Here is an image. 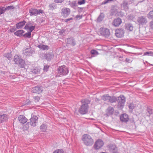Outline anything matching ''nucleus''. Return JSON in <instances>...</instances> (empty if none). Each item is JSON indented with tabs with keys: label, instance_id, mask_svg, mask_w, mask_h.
Returning <instances> with one entry per match:
<instances>
[{
	"label": "nucleus",
	"instance_id": "1",
	"mask_svg": "<svg viewBox=\"0 0 153 153\" xmlns=\"http://www.w3.org/2000/svg\"><path fill=\"white\" fill-rule=\"evenodd\" d=\"M81 102L82 104L79 110V112L81 114H86L88 112L89 107L88 104L90 103L91 101L88 99H85L81 100Z\"/></svg>",
	"mask_w": 153,
	"mask_h": 153
},
{
	"label": "nucleus",
	"instance_id": "2",
	"mask_svg": "<svg viewBox=\"0 0 153 153\" xmlns=\"http://www.w3.org/2000/svg\"><path fill=\"white\" fill-rule=\"evenodd\" d=\"M82 140L84 144L88 146H92L94 143L93 139L90 135L87 134L82 135Z\"/></svg>",
	"mask_w": 153,
	"mask_h": 153
},
{
	"label": "nucleus",
	"instance_id": "3",
	"mask_svg": "<svg viewBox=\"0 0 153 153\" xmlns=\"http://www.w3.org/2000/svg\"><path fill=\"white\" fill-rule=\"evenodd\" d=\"M57 71L59 75L58 76H59L66 75L69 73L68 67L64 65L59 66Z\"/></svg>",
	"mask_w": 153,
	"mask_h": 153
},
{
	"label": "nucleus",
	"instance_id": "4",
	"mask_svg": "<svg viewBox=\"0 0 153 153\" xmlns=\"http://www.w3.org/2000/svg\"><path fill=\"white\" fill-rule=\"evenodd\" d=\"M15 64L18 65L20 67L24 68L25 67V62L21 56L18 55H16L13 60Z\"/></svg>",
	"mask_w": 153,
	"mask_h": 153
},
{
	"label": "nucleus",
	"instance_id": "5",
	"mask_svg": "<svg viewBox=\"0 0 153 153\" xmlns=\"http://www.w3.org/2000/svg\"><path fill=\"white\" fill-rule=\"evenodd\" d=\"M137 22L140 26H143L146 25L147 20L146 17L144 16H141L138 17Z\"/></svg>",
	"mask_w": 153,
	"mask_h": 153
},
{
	"label": "nucleus",
	"instance_id": "6",
	"mask_svg": "<svg viewBox=\"0 0 153 153\" xmlns=\"http://www.w3.org/2000/svg\"><path fill=\"white\" fill-rule=\"evenodd\" d=\"M125 102V98L123 96H120L118 97L117 106L119 108L122 109L124 106Z\"/></svg>",
	"mask_w": 153,
	"mask_h": 153
},
{
	"label": "nucleus",
	"instance_id": "7",
	"mask_svg": "<svg viewBox=\"0 0 153 153\" xmlns=\"http://www.w3.org/2000/svg\"><path fill=\"white\" fill-rule=\"evenodd\" d=\"M19 8V3L18 2L15 1L14 4V5L8 6L5 8H4V7L0 8V10H13Z\"/></svg>",
	"mask_w": 153,
	"mask_h": 153
},
{
	"label": "nucleus",
	"instance_id": "8",
	"mask_svg": "<svg viewBox=\"0 0 153 153\" xmlns=\"http://www.w3.org/2000/svg\"><path fill=\"white\" fill-rule=\"evenodd\" d=\"M104 143L100 139L98 140L95 143L94 145V147L95 149L97 150L103 146Z\"/></svg>",
	"mask_w": 153,
	"mask_h": 153
},
{
	"label": "nucleus",
	"instance_id": "9",
	"mask_svg": "<svg viewBox=\"0 0 153 153\" xmlns=\"http://www.w3.org/2000/svg\"><path fill=\"white\" fill-rule=\"evenodd\" d=\"M34 51V49L31 48H26L23 51L24 55L27 56H29L32 55Z\"/></svg>",
	"mask_w": 153,
	"mask_h": 153
},
{
	"label": "nucleus",
	"instance_id": "10",
	"mask_svg": "<svg viewBox=\"0 0 153 153\" xmlns=\"http://www.w3.org/2000/svg\"><path fill=\"white\" fill-rule=\"evenodd\" d=\"M38 120V118L36 116H32L30 119V124L33 127H35L36 126Z\"/></svg>",
	"mask_w": 153,
	"mask_h": 153
},
{
	"label": "nucleus",
	"instance_id": "11",
	"mask_svg": "<svg viewBox=\"0 0 153 153\" xmlns=\"http://www.w3.org/2000/svg\"><path fill=\"white\" fill-rule=\"evenodd\" d=\"M124 32L122 29H117L115 30V35L118 38H122L124 36Z\"/></svg>",
	"mask_w": 153,
	"mask_h": 153
},
{
	"label": "nucleus",
	"instance_id": "12",
	"mask_svg": "<svg viewBox=\"0 0 153 153\" xmlns=\"http://www.w3.org/2000/svg\"><path fill=\"white\" fill-rule=\"evenodd\" d=\"M31 23L27 24L24 27V29L30 33L34 29L35 26H31Z\"/></svg>",
	"mask_w": 153,
	"mask_h": 153
},
{
	"label": "nucleus",
	"instance_id": "13",
	"mask_svg": "<svg viewBox=\"0 0 153 153\" xmlns=\"http://www.w3.org/2000/svg\"><path fill=\"white\" fill-rule=\"evenodd\" d=\"M42 89L41 86H37L32 88L31 91L33 93L38 94L41 93L42 91Z\"/></svg>",
	"mask_w": 153,
	"mask_h": 153
},
{
	"label": "nucleus",
	"instance_id": "14",
	"mask_svg": "<svg viewBox=\"0 0 153 153\" xmlns=\"http://www.w3.org/2000/svg\"><path fill=\"white\" fill-rule=\"evenodd\" d=\"M43 12V10H29L30 14L31 16H36Z\"/></svg>",
	"mask_w": 153,
	"mask_h": 153
},
{
	"label": "nucleus",
	"instance_id": "15",
	"mask_svg": "<svg viewBox=\"0 0 153 153\" xmlns=\"http://www.w3.org/2000/svg\"><path fill=\"white\" fill-rule=\"evenodd\" d=\"M120 119L122 122H127L129 120L128 115L126 114H123L121 115Z\"/></svg>",
	"mask_w": 153,
	"mask_h": 153
},
{
	"label": "nucleus",
	"instance_id": "16",
	"mask_svg": "<svg viewBox=\"0 0 153 153\" xmlns=\"http://www.w3.org/2000/svg\"><path fill=\"white\" fill-rule=\"evenodd\" d=\"M116 100V98L114 97H111L108 96V95H106V101L111 103H113L115 102Z\"/></svg>",
	"mask_w": 153,
	"mask_h": 153
},
{
	"label": "nucleus",
	"instance_id": "17",
	"mask_svg": "<svg viewBox=\"0 0 153 153\" xmlns=\"http://www.w3.org/2000/svg\"><path fill=\"white\" fill-rule=\"evenodd\" d=\"M18 119L19 122L22 123L24 124L26 123L27 119L23 115H20L18 117Z\"/></svg>",
	"mask_w": 153,
	"mask_h": 153
},
{
	"label": "nucleus",
	"instance_id": "18",
	"mask_svg": "<svg viewBox=\"0 0 153 153\" xmlns=\"http://www.w3.org/2000/svg\"><path fill=\"white\" fill-rule=\"evenodd\" d=\"M122 23L121 19L118 18L114 19L113 22V25L116 27L119 26Z\"/></svg>",
	"mask_w": 153,
	"mask_h": 153
},
{
	"label": "nucleus",
	"instance_id": "19",
	"mask_svg": "<svg viewBox=\"0 0 153 153\" xmlns=\"http://www.w3.org/2000/svg\"><path fill=\"white\" fill-rule=\"evenodd\" d=\"M26 22L25 20L20 22L16 25V27L17 29H21L25 25Z\"/></svg>",
	"mask_w": 153,
	"mask_h": 153
},
{
	"label": "nucleus",
	"instance_id": "20",
	"mask_svg": "<svg viewBox=\"0 0 153 153\" xmlns=\"http://www.w3.org/2000/svg\"><path fill=\"white\" fill-rule=\"evenodd\" d=\"M8 116L6 114L0 115V123H2L7 121Z\"/></svg>",
	"mask_w": 153,
	"mask_h": 153
},
{
	"label": "nucleus",
	"instance_id": "21",
	"mask_svg": "<svg viewBox=\"0 0 153 153\" xmlns=\"http://www.w3.org/2000/svg\"><path fill=\"white\" fill-rule=\"evenodd\" d=\"M108 148L110 151L112 153H115V152L117 151V148L114 145L110 144L108 146Z\"/></svg>",
	"mask_w": 153,
	"mask_h": 153
},
{
	"label": "nucleus",
	"instance_id": "22",
	"mask_svg": "<svg viewBox=\"0 0 153 153\" xmlns=\"http://www.w3.org/2000/svg\"><path fill=\"white\" fill-rule=\"evenodd\" d=\"M66 42L67 44L73 46L76 44L75 41L72 37L68 38L66 40Z\"/></svg>",
	"mask_w": 153,
	"mask_h": 153
},
{
	"label": "nucleus",
	"instance_id": "23",
	"mask_svg": "<svg viewBox=\"0 0 153 153\" xmlns=\"http://www.w3.org/2000/svg\"><path fill=\"white\" fill-rule=\"evenodd\" d=\"M125 28L127 30L132 31L133 29V27L132 25L130 23H127L125 24Z\"/></svg>",
	"mask_w": 153,
	"mask_h": 153
},
{
	"label": "nucleus",
	"instance_id": "24",
	"mask_svg": "<svg viewBox=\"0 0 153 153\" xmlns=\"http://www.w3.org/2000/svg\"><path fill=\"white\" fill-rule=\"evenodd\" d=\"M37 47L43 50H47L49 49V46H48L44 45H38Z\"/></svg>",
	"mask_w": 153,
	"mask_h": 153
},
{
	"label": "nucleus",
	"instance_id": "25",
	"mask_svg": "<svg viewBox=\"0 0 153 153\" xmlns=\"http://www.w3.org/2000/svg\"><path fill=\"white\" fill-rule=\"evenodd\" d=\"M24 31L23 30H19L15 32L14 33V34L15 35L21 37L23 35L22 34L24 33Z\"/></svg>",
	"mask_w": 153,
	"mask_h": 153
},
{
	"label": "nucleus",
	"instance_id": "26",
	"mask_svg": "<svg viewBox=\"0 0 153 153\" xmlns=\"http://www.w3.org/2000/svg\"><path fill=\"white\" fill-rule=\"evenodd\" d=\"M53 56L52 54L50 53H47L45 54V57L46 59L48 61L51 60V59L53 58Z\"/></svg>",
	"mask_w": 153,
	"mask_h": 153
},
{
	"label": "nucleus",
	"instance_id": "27",
	"mask_svg": "<svg viewBox=\"0 0 153 153\" xmlns=\"http://www.w3.org/2000/svg\"><path fill=\"white\" fill-rule=\"evenodd\" d=\"M70 10H63L62 13V15L65 17H67L69 14Z\"/></svg>",
	"mask_w": 153,
	"mask_h": 153
},
{
	"label": "nucleus",
	"instance_id": "28",
	"mask_svg": "<svg viewBox=\"0 0 153 153\" xmlns=\"http://www.w3.org/2000/svg\"><path fill=\"white\" fill-rule=\"evenodd\" d=\"M104 17V14L103 13H101L97 19V22H101L102 20Z\"/></svg>",
	"mask_w": 153,
	"mask_h": 153
},
{
	"label": "nucleus",
	"instance_id": "29",
	"mask_svg": "<svg viewBox=\"0 0 153 153\" xmlns=\"http://www.w3.org/2000/svg\"><path fill=\"white\" fill-rule=\"evenodd\" d=\"M99 32L101 36H105V28L102 27L100 28Z\"/></svg>",
	"mask_w": 153,
	"mask_h": 153
},
{
	"label": "nucleus",
	"instance_id": "30",
	"mask_svg": "<svg viewBox=\"0 0 153 153\" xmlns=\"http://www.w3.org/2000/svg\"><path fill=\"white\" fill-rule=\"evenodd\" d=\"M128 106L129 108V111L132 112L135 108V105L133 103H130Z\"/></svg>",
	"mask_w": 153,
	"mask_h": 153
},
{
	"label": "nucleus",
	"instance_id": "31",
	"mask_svg": "<svg viewBox=\"0 0 153 153\" xmlns=\"http://www.w3.org/2000/svg\"><path fill=\"white\" fill-rule=\"evenodd\" d=\"M40 128L42 131L44 132H45L46 131L47 128V126L45 124H43L40 126Z\"/></svg>",
	"mask_w": 153,
	"mask_h": 153
},
{
	"label": "nucleus",
	"instance_id": "32",
	"mask_svg": "<svg viewBox=\"0 0 153 153\" xmlns=\"http://www.w3.org/2000/svg\"><path fill=\"white\" fill-rule=\"evenodd\" d=\"M122 6L123 8L126 10L128 9V4L127 1H124L122 4Z\"/></svg>",
	"mask_w": 153,
	"mask_h": 153
},
{
	"label": "nucleus",
	"instance_id": "33",
	"mask_svg": "<svg viewBox=\"0 0 153 153\" xmlns=\"http://www.w3.org/2000/svg\"><path fill=\"white\" fill-rule=\"evenodd\" d=\"M49 7L51 10H53L57 8V5L55 3L50 4Z\"/></svg>",
	"mask_w": 153,
	"mask_h": 153
},
{
	"label": "nucleus",
	"instance_id": "34",
	"mask_svg": "<svg viewBox=\"0 0 153 153\" xmlns=\"http://www.w3.org/2000/svg\"><path fill=\"white\" fill-rule=\"evenodd\" d=\"M91 53L94 57L97 56L99 54L98 52L94 50H91Z\"/></svg>",
	"mask_w": 153,
	"mask_h": 153
},
{
	"label": "nucleus",
	"instance_id": "35",
	"mask_svg": "<svg viewBox=\"0 0 153 153\" xmlns=\"http://www.w3.org/2000/svg\"><path fill=\"white\" fill-rule=\"evenodd\" d=\"M107 111H108V114H111L113 113L114 112V109L113 108L111 107H109V108L108 109Z\"/></svg>",
	"mask_w": 153,
	"mask_h": 153
},
{
	"label": "nucleus",
	"instance_id": "36",
	"mask_svg": "<svg viewBox=\"0 0 153 153\" xmlns=\"http://www.w3.org/2000/svg\"><path fill=\"white\" fill-rule=\"evenodd\" d=\"M147 17L149 19H153V10L150 12L148 15Z\"/></svg>",
	"mask_w": 153,
	"mask_h": 153
},
{
	"label": "nucleus",
	"instance_id": "37",
	"mask_svg": "<svg viewBox=\"0 0 153 153\" xmlns=\"http://www.w3.org/2000/svg\"><path fill=\"white\" fill-rule=\"evenodd\" d=\"M31 33L28 32L27 33H26L25 34L23 35L22 36L25 38H31Z\"/></svg>",
	"mask_w": 153,
	"mask_h": 153
},
{
	"label": "nucleus",
	"instance_id": "38",
	"mask_svg": "<svg viewBox=\"0 0 153 153\" xmlns=\"http://www.w3.org/2000/svg\"><path fill=\"white\" fill-rule=\"evenodd\" d=\"M31 72L34 74H37L39 72V70L38 68H36L32 70Z\"/></svg>",
	"mask_w": 153,
	"mask_h": 153
},
{
	"label": "nucleus",
	"instance_id": "39",
	"mask_svg": "<svg viewBox=\"0 0 153 153\" xmlns=\"http://www.w3.org/2000/svg\"><path fill=\"white\" fill-rule=\"evenodd\" d=\"M143 55L153 56V52L150 51L146 52L144 53Z\"/></svg>",
	"mask_w": 153,
	"mask_h": 153
},
{
	"label": "nucleus",
	"instance_id": "40",
	"mask_svg": "<svg viewBox=\"0 0 153 153\" xmlns=\"http://www.w3.org/2000/svg\"><path fill=\"white\" fill-rule=\"evenodd\" d=\"M4 56L7 58L9 60L11 59L12 57V55L10 53H8L4 54Z\"/></svg>",
	"mask_w": 153,
	"mask_h": 153
},
{
	"label": "nucleus",
	"instance_id": "41",
	"mask_svg": "<svg viewBox=\"0 0 153 153\" xmlns=\"http://www.w3.org/2000/svg\"><path fill=\"white\" fill-rule=\"evenodd\" d=\"M64 151L62 149H57L54 151L53 153H63Z\"/></svg>",
	"mask_w": 153,
	"mask_h": 153
},
{
	"label": "nucleus",
	"instance_id": "42",
	"mask_svg": "<svg viewBox=\"0 0 153 153\" xmlns=\"http://www.w3.org/2000/svg\"><path fill=\"white\" fill-rule=\"evenodd\" d=\"M148 112L147 115L150 116L152 113V109L149 108H147Z\"/></svg>",
	"mask_w": 153,
	"mask_h": 153
},
{
	"label": "nucleus",
	"instance_id": "43",
	"mask_svg": "<svg viewBox=\"0 0 153 153\" xmlns=\"http://www.w3.org/2000/svg\"><path fill=\"white\" fill-rule=\"evenodd\" d=\"M134 17L135 15L132 14H130L128 16V19L130 20H132Z\"/></svg>",
	"mask_w": 153,
	"mask_h": 153
},
{
	"label": "nucleus",
	"instance_id": "44",
	"mask_svg": "<svg viewBox=\"0 0 153 153\" xmlns=\"http://www.w3.org/2000/svg\"><path fill=\"white\" fill-rule=\"evenodd\" d=\"M70 5L71 7H74L76 6V3L75 2L73 1V2H70Z\"/></svg>",
	"mask_w": 153,
	"mask_h": 153
},
{
	"label": "nucleus",
	"instance_id": "45",
	"mask_svg": "<svg viewBox=\"0 0 153 153\" xmlns=\"http://www.w3.org/2000/svg\"><path fill=\"white\" fill-rule=\"evenodd\" d=\"M49 66L48 65H44L43 70L45 71H47L49 68Z\"/></svg>",
	"mask_w": 153,
	"mask_h": 153
},
{
	"label": "nucleus",
	"instance_id": "46",
	"mask_svg": "<svg viewBox=\"0 0 153 153\" xmlns=\"http://www.w3.org/2000/svg\"><path fill=\"white\" fill-rule=\"evenodd\" d=\"M85 0H80L78 1V3L79 5H81L85 4Z\"/></svg>",
	"mask_w": 153,
	"mask_h": 153
},
{
	"label": "nucleus",
	"instance_id": "47",
	"mask_svg": "<svg viewBox=\"0 0 153 153\" xmlns=\"http://www.w3.org/2000/svg\"><path fill=\"white\" fill-rule=\"evenodd\" d=\"M110 33L109 29L106 28V37L109 36Z\"/></svg>",
	"mask_w": 153,
	"mask_h": 153
},
{
	"label": "nucleus",
	"instance_id": "48",
	"mask_svg": "<svg viewBox=\"0 0 153 153\" xmlns=\"http://www.w3.org/2000/svg\"><path fill=\"white\" fill-rule=\"evenodd\" d=\"M30 101L29 99H27L25 102L24 105H27L30 104Z\"/></svg>",
	"mask_w": 153,
	"mask_h": 153
},
{
	"label": "nucleus",
	"instance_id": "49",
	"mask_svg": "<svg viewBox=\"0 0 153 153\" xmlns=\"http://www.w3.org/2000/svg\"><path fill=\"white\" fill-rule=\"evenodd\" d=\"M82 15H77L76 16L75 18L76 19L79 20L82 18Z\"/></svg>",
	"mask_w": 153,
	"mask_h": 153
},
{
	"label": "nucleus",
	"instance_id": "50",
	"mask_svg": "<svg viewBox=\"0 0 153 153\" xmlns=\"http://www.w3.org/2000/svg\"><path fill=\"white\" fill-rule=\"evenodd\" d=\"M97 47H100V48H100V49H98V50H103V51L104 50V48L105 47V46H103L102 45H97Z\"/></svg>",
	"mask_w": 153,
	"mask_h": 153
},
{
	"label": "nucleus",
	"instance_id": "51",
	"mask_svg": "<svg viewBox=\"0 0 153 153\" xmlns=\"http://www.w3.org/2000/svg\"><path fill=\"white\" fill-rule=\"evenodd\" d=\"M149 27L151 29H153V20L150 22Z\"/></svg>",
	"mask_w": 153,
	"mask_h": 153
},
{
	"label": "nucleus",
	"instance_id": "52",
	"mask_svg": "<svg viewBox=\"0 0 153 153\" xmlns=\"http://www.w3.org/2000/svg\"><path fill=\"white\" fill-rule=\"evenodd\" d=\"M116 0H106V3L114 2Z\"/></svg>",
	"mask_w": 153,
	"mask_h": 153
},
{
	"label": "nucleus",
	"instance_id": "53",
	"mask_svg": "<svg viewBox=\"0 0 153 153\" xmlns=\"http://www.w3.org/2000/svg\"><path fill=\"white\" fill-rule=\"evenodd\" d=\"M34 99L36 101L38 102L40 98L39 97L36 96L34 97Z\"/></svg>",
	"mask_w": 153,
	"mask_h": 153
},
{
	"label": "nucleus",
	"instance_id": "54",
	"mask_svg": "<svg viewBox=\"0 0 153 153\" xmlns=\"http://www.w3.org/2000/svg\"><path fill=\"white\" fill-rule=\"evenodd\" d=\"M64 0H54L55 2L56 3H61L63 2Z\"/></svg>",
	"mask_w": 153,
	"mask_h": 153
},
{
	"label": "nucleus",
	"instance_id": "55",
	"mask_svg": "<svg viewBox=\"0 0 153 153\" xmlns=\"http://www.w3.org/2000/svg\"><path fill=\"white\" fill-rule=\"evenodd\" d=\"M126 62L128 63H130L132 62V60L128 58H126Z\"/></svg>",
	"mask_w": 153,
	"mask_h": 153
},
{
	"label": "nucleus",
	"instance_id": "56",
	"mask_svg": "<svg viewBox=\"0 0 153 153\" xmlns=\"http://www.w3.org/2000/svg\"><path fill=\"white\" fill-rule=\"evenodd\" d=\"M72 19H72V18H68V19H66L65 20V22H67L68 21H69L70 20H72Z\"/></svg>",
	"mask_w": 153,
	"mask_h": 153
},
{
	"label": "nucleus",
	"instance_id": "57",
	"mask_svg": "<svg viewBox=\"0 0 153 153\" xmlns=\"http://www.w3.org/2000/svg\"><path fill=\"white\" fill-rule=\"evenodd\" d=\"M6 10H0V14L4 13Z\"/></svg>",
	"mask_w": 153,
	"mask_h": 153
},
{
	"label": "nucleus",
	"instance_id": "58",
	"mask_svg": "<svg viewBox=\"0 0 153 153\" xmlns=\"http://www.w3.org/2000/svg\"><path fill=\"white\" fill-rule=\"evenodd\" d=\"M10 30L11 32H13L15 30L13 28H11L10 29Z\"/></svg>",
	"mask_w": 153,
	"mask_h": 153
},
{
	"label": "nucleus",
	"instance_id": "59",
	"mask_svg": "<svg viewBox=\"0 0 153 153\" xmlns=\"http://www.w3.org/2000/svg\"><path fill=\"white\" fill-rule=\"evenodd\" d=\"M63 10H70L69 9V8H65V9H64Z\"/></svg>",
	"mask_w": 153,
	"mask_h": 153
},
{
	"label": "nucleus",
	"instance_id": "60",
	"mask_svg": "<svg viewBox=\"0 0 153 153\" xmlns=\"http://www.w3.org/2000/svg\"><path fill=\"white\" fill-rule=\"evenodd\" d=\"M103 3L104 4H105V1H104L103 2Z\"/></svg>",
	"mask_w": 153,
	"mask_h": 153
},
{
	"label": "nucleus",
	"instance_id": "61",
	"mask_svg": "<svg viewBox=\"0 0 153 153\" xmlns=\"http://www.w3.org/2000/svg\"><path fill=\"white\" fill-rule=\"evenodd\" d=\"M29 122H28V123H27V124H26V126H28V124H29Z\"/></svg>",
	"mask_w": 153,
	"mask_h": 153
},
{
	"label": "nucleus",
	"instance_id": "62",
	"mask_svg": "<svg viewBox=\"0 0 153 153\" xmlns=\"http://www.w3.org/2000/svg\"><path fill=\"white\" fill-rule=\"evenodd\" d=\"M100 153H105V152H100Z\"/></svg>",
	"mask_w": 153,
	"mask_h": 153
},
{
	"label": "nucleus",
	"instance_id": "63",
	"mask_svg": "<svg viewBox=\"0 0 153 153\" xmlns=\"http://www.w3.org/2000/svg\"><path fill=\"white\" fill-rule=\"evenodd\" d=\"M150 65H152V66L153 65L152 64H150Z\"/></svg>",
	"mask_w": 153,
	"mask_h": 153
},
{
	"label": "nucleus",
	"instance_id": "64",
	"mask_svg": "<svg viewBox=\"0 0 153 153\" xmlns=\"http://www.w3.org/2000/svg\"><path fill=\"white\" fill-rule=\"evenodd\" d=\"M33 10H36V9H34Z\"/></svg>",
	"mask_w": 153,
	"mask_h": 153
}]
</instances>
